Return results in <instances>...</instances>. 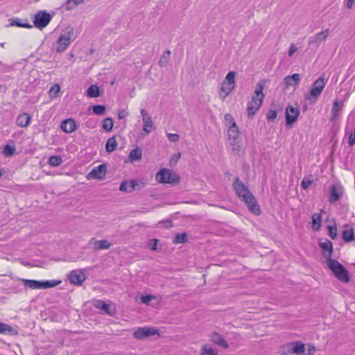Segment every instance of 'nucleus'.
<instances>
[{"label":"nucleus","mask_w":355,"mask_h":355,"mask_svg":"<svg viewBox=\"0 0 355 355\" xmlns=\"http://www.w3.org/2000/svg\"><path fill=\"white\" fill-rule=\"evenodd\" d=\"M263 83L264 82L260 81L257 84L254 94L248 103L247 113L248 117L252 116L262 105L265 96L263 94Z\"/></svg>","instance_id":"obj_1"},{"label":"nucleus","mask_w":355,"mask_h":355,"mask_svg":"<svg viewBox=\"0 0 355 355\" xmlns=\"http://www.w3.org/2000/svg\"><path fill=\"white\" fill-rule=\"evenodd\" d=\"M327 264L334 276L340 282L346 284L349 282L350 276L348 270L338 261L333 259H327Z\"/></svg>","instance_id":"obj_2"},{"label":"nucleus","mask_w":355,"mask_h":355,"mask_svg":"<svg viewBox=\"0 0 355 355\" xmlns=\"http://www.w3.org/2000/svg\"><path fill=\"white\" fill-rule=\"evenodd\" d=\"M74 40V28L72 26L67 27L61 32L57 40L55 46L56 52H64Z\"/></svg>","instance_id":"obj_3"},{"label":"nucleus","mask_w":355,"mask_h":355,"mask_svg":"<svg viewBox=\"0 0 355 355\" xmlns=\"http://www.w3.org/2000/svg\"><path fill=\"white\" fill-rule=\"evenodd\" d=\"M16 280L23 282L25 287L31 289H46L55 287L61 283L60 280L37 281L18 277H16Z\"/></svg>","instance_id":"obj_4"},{"label":"nucleus","mask_w":355,"mask_h":355,"mask_svg":"<svg viewBox=\"0 0 355 355\" xmlns=\"http://www.w3.org/2000/svg\"><path fill=\"white\" fill-rule=\"evenodd\" d=\"M326 83L327 80H325L324 74L323 73L311 84L308 93L306 94V99L309 101L313 99L317 100L321 95Z\"/></svg>","instance_id":"obj_5"},{"label":"nucleus","mask_w":355,"mask_h":355,"mask_svg":"<svg viewBox=\"0 0 355 355\" xmlns=\"http://www.w3.org/2000/svg\"><path fill=\"white\" fill-rule=\"evenodd\" d=\"M155 179L159 183H167L175 185L179 182L180 176L169 169L162 168L157 173Z\"/></svg>","instance_id":"obj_6"},{"label":"nucleus","mask_w":355,"mask_h":355,"mask_svg":"<svg viewBox=\"0 0 355 355\" xmlns=\"http://www.w3.org/2000/svg\"><path fill=\"white\" fill-rule=\"evenodd\" d=\"M242 201H243L249 211L254 214L256 216H259L261 214L260 207L258 205L255 197L253 194L250 192L246 196L243 195V198H241Z\"/></svg>","instance_id":"obj_7"},{"label":"nucleus","mask_w":355,"mask_h":355,"mask_svg":"<svg viewBox=\"0 0 355 355\" xmlns=\"http://www.w3.org/2000/svg\"><path fill=\"white\" fill-rule=\"evenodd\" d=\"M51 20V16L49 13L46 11H39L35 15L33 23L37 28L42 29L46 27Z\"/></svg>","instance_id":"obj_8"},{"label":"nucleus","mask_w":355,"mask_h":355,"mask_svg":"<svg viewBox=\"0 0 355 355\" xmlns=\"http://www.w3.org/2000/svg\"><path fill=\"white\" fill-rule=\"evenodd\" d=\"M344 189L340 183L334 184L330 189V193L329 196V202L334 203L339 200L343 195Z\"/></svg>","instance_id":"obj_9"},{"label":"nucleus","mask_w":355,"mask_h":355,"mask_svg":"<svg viewBox=\"0 0 355 355\" xmlns=\"http://www.w3.org/2000/svg\"><path fill=\"white\" fill-rule=\"evenodd\" d=\"M68 278L71 284L76 286H81L86 279L83 270L80 269L71 270Z\"/></svg>","instance_id":"obj_10"},{"label":"nucleus","mask_w":355,"mask_h":355,"mask_svg":"<svg viewBox=\"0 0 355 355\" xmlns=\"http://www.w3.org/2000/svg\"><path fill=\"white\" fill-rule=\"evenodd\" d=\"M107 167L105 164H102L92 169V171L87 175V179H99L102 180L106 173Z\"/></svg>","instance_id":"obj_11"},{"label":"nucleus","mask_w":355,"mask_h":355,"mask_svg":"<svg viewBox=\"0 0 355 355\" xmlns=\"http://www.w3.org/2000/svg\"><path fill=\"white\" fill-rule=\"evenodd\" d=\"M159 334L158 330L154 327H139L136 329L133 334L134 337L137 339H143L150 336Z\"/></svg>","instance_id":"obj_12"},{"label":"nucleus","mask_w":355,"mask_h":355,"mask_svg":"<svg viewBox=\"0 0 355 355\" xmlns=\"http://www.w3.org/2000/svg\"><path fill=\"white\" fill-rule=\"evenodd\" d=\"M137 180H131L130 182L123 181L121 183L119 190L123 192H132L135 190H140L143 188Z\"/></svg>","instance_id":"obj_13"},{"label":"nucleus","mask_w":355,"mask_h":355,"mask_svg":"<svg viewBox=\"0 0 355 355\" xmlns=\"http://www.w3.org/2000/svg\"><path fill=\"white\" fill-rule=\"evenodd\" d=\"M233 189L239 198H243V195L246 196L250 191L244 183L236 177L233 182Z\"/></svg>","instance_id":"obj_14"},{"label":"nucleus","mask_w":355,"mask_h":355,"mask_svg":"<svg viewBox=\"0 0 355 355\" xmlns=\"http://www.w3.org/2000/svg\"><path fill=\"white\" fill-rule=\"evenodd\" d=\"M300 114V111L297 107L293 105L287 106L286 109V125H291L295 123Z\"/></svg>","instance_id":"obj_15"},{"label":"nucleus","mask_w":355,"mask_h":355,"mask_svg":"<svg viewBox=\"0 0 355 355\" xmlns=\"http://www.w3.org/2000/svg\"><path fill=\"white\" fill-rule=\"evenodd\" d=\"M329 34V29H325L324 31H320L317 33L315 36L312 38L311 37L309 40V45L311 46L312 44L318 45L322 41H324Z\"/></svg>","instance_id":"obj_16"},{"label":"nucleus","mask_w":355,"mask_h":355,"mask_svg":"<svg viewBox=\"0 0 355 355\" xmlns=\"http://www.w3.org/2000/svg\"><path fill=\"white\" fill-rule=\"evenodd\" d=\"M76 128V121L72 119H68L63 121L60 125V128L66 133H71L74 132Z\"/></svg>","instance_id":"obj_17"},{"label":"nucleus","mask_w":355,"mask_h":355,"mask_svg":"<svg viewBox=\"0 0 355 355\" xmlns=\"http://www.w3.org/2000/svg\"><path fill=\"white\" fill-rule=\"evenodd\" d=\"M319 246L324 251V256L327 259H331L333 253L332 243L325 239L324 241L319 243Z\"/></svg>","instance_id":"obj_18"},{"label":"nucleus","mask_w":355,"mask_h":355,"mask_svg":"<svg viewBox=\"0 0 355 355\" xmlns=\"http://www.w3.org/2000/svg\"><path fill=\"white\" fill-rule=\"evenodd\" d=\"M31 121V116L29 114L22 113L17 116L15 123L19 127L26 128L29 125Z\"/></svg>","instance_id":"obj_19"},{"label":"nucleus","mask_w":355,"mask_h":355,"mask_svg":"<svg viewBox=\"0 0 355 355\" xmlns=\"http://www.w3.org/2000/svg\"><path fill=\"white\" fill-rule=\"evenodd\" d=\"M343 107V103L340 100L336 99L334 101L331 110V121H334L338 115L340 111L342 110Z\"/></svg>","instance_id":"obj_20"},{"label":"nucleus","mask_w":355,"mask_h":355,"mask_svg":"<svg viewBox=\"0 0 355 355\" xmlns=\"http://www.w3.org/2000/svg\"><path fill=\"white\" fill-rule=\"evenodd\" d=\"M0 334L15 336L17 334V331L8 324L0 322Z\"/></svg>","instance_id":"obj_21"},{"label":"nucleus","mask_w":355,"mask_h":355,"mask_svg":"<svg viewBox=\"0 0 355 355\" xmlns=\"http://www.w3.org/2000/svg\"><path fill=\"white\" fill-rule=\"evenodd\" d=\"M300 80V76L299 73H293L291 76H288L284 78V82L286 87L296 86Z\"/></svg>","instance_id":"obj_22"},{"label":"nucleus","mask_w":355,"mask_h":355,"mask_svg":"<svg viewBox=\"0 0 355 355\" xmlns=\"http://www.w3.org/2000/svg\"><path fill=\"white\" fill-rule=\"evenodd\" d=\"M211 340L214 343L227 349L229 347L228 343L225 340V339L219 334L214 333L211 336Z\"/></svg>","instance_id":"obj_23"},{"label":"nucleus","mask_w":355,"mask_h":355,"mask_svg":"<svg viewBox=\"0 0 355 355\" xmlns=\"http://www.w3.org/2000/svg\"><path fill=\"white\" fill-rule=\"evenodd\" d=\"M234 85H227L226 83H223L220 89L219 96L223 100L234 89Z\"/></svg>","instance_id":"obj_24"},{"label":"nucleus","mask_w":355,"mask_h":355,"mask_svg":"<svg viewBox=\"0 0 355 355\" xmlns=\"http://www.w3.org/2000/svg\"><path fill=\"white\" fill-rule=\"evenodd\" d=\"M94 306H95V307L96 309L103 311V312H105L107 315H112V313L111 312L110 305L107 304V303H105L103 300H97L95 302Z\"/></svg>","instance_id":"obj_25"},{"label":"nucleus","mask_w":355,"mask_h":355,"mask_svg":"<svg viewBox=\"0 0 355 355\" xmlns=\"http://www.w3.org/2000/svg\"><path fill=\"white\" fill-rule=\"evenodd\" d=\"M239 135V130L236 124L230 125L227 131V136L230 140L235 141Z\"/></svg>","instance_id":"obj_26"},{"label":"nucleus","mask_w":355,"mask_h":355,"mask_svg":"<svg viewBox=\"0 0 355 355\" xmlns=\"http://www.w3.org/2000/svg\"><path fill=\"white\" fill-rule=\"evenodd\" d=\"M343 239L346 242L355 240L354 232L352 228H346L343 232Z\"/></svg>","instance_id":"obj_27"},{"label":"nucleus","mask_w":355,"mask_h":355,"mask_svg":"<svg viewBox=\"0 0 355 355\" xmlns=\"http://www.w3.org/2000/svg\"><path fill=\"white\" fill-rule=\"evenodd\" d=\"M321 216L318 213H315L312 216V228L313 230L318 231L321 226Z\"/></svg>","instance_id":"obj_28"},{"label":"nucleus","mask_w":355,"mask_h":355,"mask_svg":"<svg viewBox=\"0 0 355 355\" xmlns=\"http://www.w3.org/2000/svg\"><path fill=\"white\" fill-rule=\"evenodd\" d=\"M117 142L116 141L115 137H112L109 138L105 144L106 151L108 153H112L116 149Z\"/></svg>","instance_id":"obj_29"},{"label":"nucleus","mask_w":355,"mask_h":355,"mask_svg":"<svg viewBox=\"0 0 355 355\" xmlns=\"http://www.w3.org/2000/svg\"><path fill=\"white\" fill-rule=\"evenodd\" d=\"M171 57V51L169 50L165 51L162 55L158 61V64L161 67H164L167 65Z\"/></svg>","instance_id":"obj_30"},{"label":"nucleus","mask_w":355,"mask_h":355,"mask_svg":"<svg viewBox=\"0 0 355 355\" xmlns=\"http://www.w3.org/2000/svg\"><path fill=\"white\" fill-rule=\"evenodd\" d=\"M112 244L107 240L96 241L94 243V248L96 250H107L110 248Z\"/></svg>","instance_id":"obj_31"},{"label":"nucleus","mask_w":355,"mask_h":355,"mask_svg":"<svg viewBox=\"0 0 355 355\" xmlns=\"http://www.w3.org/2000/svg\"><path fill=\"white\" fill-rule=\"evenodd\" d=\"M292 345V352L300 354L304 352V345L300 342H295L291 344Z\"/></svg>","instance_id":"obj_32"},{"label":"nucleus","mask_w":355,"mask_h":355,"mask_svg":"<svg viewBox=\"0 0 355 355\" xmlns=\"http://www.w3.org/2000/svg\"><path fill=\"white\" fill-rule=\"evenodd\" d=\"M87 95L90 98L100 96L99 88L95 85H92L87 90Z\"/></svg>","instance_id":"obj_33"},{"label":"nucleus","mask_w":355,"mask_h":355,"mask_svg":"<svg viewBox=\"0 0 355 355\" xmlns=\"http://www.w3.org/2000/svg\"><path fill=\"white\" fill-rule=\"evenodd\" d=\"M142 157L141 150L139 148H136L132 150L129 155V158L131 161L140 160Z\"/></svg>","instance_id":"obj_34"},{"label":"nucleus","mask_w":355,"mask_h":355,"mask_svg":"<svg viewBox=\"0 0 355 355\" xmlns=\"http://www.w3.org/2000/svg\"><path fill=\"white\" fill-rule=\"evenodd\" d=\"M62 163V159L60 156L53 155L49 159V164L53 167L60 166Z\"/></svg>","instance_id":"obj_35"},{"label":"nucleus","mask_w":355,"mask_h":355,"mask_svg":"<svg viewBox=\"0 0 355 355\" xmlns=\"http://www.w3.org/2000/svg\"><path fill=\"white\" fill-rule=\"evenodd\" d=\"M201 355H218V351L211 347L205 345L202 347Z\"/></svg>","instance_id":"obj_36"},{"label":"nucleus","mask_w":355,"mask_h":355,"mask_svg":"<svg viewBox=\"0 0 355 355\" xmlns=\"http://www.w3.org/2000/svg\"><path fill=\"white\" fill-rule=\"evenodd\" d=\"M143 123H144L143 130L146 134L150 133L152 131L153 126L151 117L148 118V119H144L143 121Z\"/></svg>","instance_id":"obj_37"},{"label":"nucleus","mask_w":355,"mask_h":355,"mask_svg":"<svg viewBox=\"0 0 355 355\" xmlns=\"http://www.w3.org/2000/svg\"><path fill=\"white\" fill-rule=\"evenodd\" d=\"M188 236L187 234L184 232L181 234H178L175 235L173 242L175 243H185L187 242Z\"/></svg>","instance_id":"obj_38"},{"label":"nucleus","mask_w":355,"mask_h":355,"mask_svg":"<svg viewBox=\"0 0 355 355\" xmlns=\"http://www.w3.org/2000/svg\"><path fill=\"white\" fill-rule=\"evenodd\" d=\"M16 151V147L13 145L7 144L4 146L3 153L6 157L12 156Z\"/></svg>","instance_id":"obj_39"},{"label":"nucleus","mask_w":355,"mask_h":355,"mask_svg":"<svg viewBox=\"0 0 355 355\" xmlns=\"http://www.w3.org/2000/svg\"><path fill=\"white\" fill-rule=\"evenodd\" d=\"M235 75L236 73L234 71H230L226 75L223 82L227 83V85L235 86Z\"/></svg>","instance_id":"obj_40"},{"label":"nucleus","mask_w":355,"mask_h":355,"mask_svg":"<svg viewBox=\"0 0 355 355\" xmlns=\"http://www.w3.org/2000/svg\"><path fill=\"white\" fill-rule=\"evenodd\" d=\"M313 180L312 178V175H310L309 177H305L302 179L301 182V187L306 190L310 187L311 184L313 183Z\"/></svg>","instance_id":"obj_41"},{"label":"nucleus","mask_w":355,"mask_h":355,"mask_svg":"<svg viewBox=\"0 0 355 355\" xmlns=\"http://www.w3.org/2000/svg\"><path fill=\"white\" fill-rule=\"evenodd\" d=\"M102 127L107 130L110 132L113 128V122L111 118H106L102 122Z\"/></svg>","instance_id":"obj_42"},{"label":"nucleus","mask_w":355,"mask_h":355,"mask_svg":"<svg viewBox=\"0 0 355 355\" xmlns=\"http://www.w3.org/2000/svg\"><path fill=\"white\" fill-rule=\"evenodd\" d=\"M92 110L95 114L103 115L105 112V107L101 105H94Z\"/></svg>","instance_id":"obj_43"},{"label":"nucleus","mask_w":355,"mask_h":355,"mask_svg":"<svg viewBox=\"0 0 355 355\" xmlns=\"http://www.w3.org/2000/svg\"><path fill=\"white\" fill-rule=\"evenodd\" d=\"M224 119L226 125L230 127V125H232L233 124H236L235 120L233 116L230 114H225L224 116Z\"/></svg>","instance_id":"obj_44"},{"label":"nucleus","mask_w":355,"mask_h":355,"mask_svg":"<svg viewBox=\"0 0 355 355\" xmlns=\"http://www.w3.org/2000/svg\"><path fill=\"white\" fill-rule=\"evenodd\" d=\"M329 235L332 239H335L337 236V229L336 226L329 225L327 227Z\"/></svg>","instance_id":"obj_45"},{"label":"nucleus","mask_w":355,"mask_h":355,"mask_svg":"<svg viewBox=\"0 0 355 355\" xmlns=\"http://www.w3.org/2000/svg\"><path fill=\"white\" fill-rule=\"evenodd\" d=\"M277 116V112L276 110H270L267 114V119L270 121H273Z\"/></svg>","instance_id":"obj_46"},{"label":"nucleus","mask_w":355,"mask_h":355,"mask_svg":"<svg viewBox=\"0 0 355 355\" xmlns=\"http://www.w3.org/2000/svg\"><path fill=\"white\" fill-rule=\"evenodd\" d=\"M7 289L8 291V293H17L21 291V289L19 288V285L12 286V284H11V283Z\"/></svg>","instance_id":"obj_47"},{"label":"nucleus","mask_w":355,"mask_h":355,"mask_svg":"<svg viewBox=\"0 0 355 355\" xmlns=\"http://www.w3.org/2000/svg\"><path fill=\"white\" fill-rule=\"evenodd\" d=\"M11 25L12 26H17L18 27H24V28H31L32 26L29 24L28 23H21L19 21H15L14 22L11 23Z\"/></svg>","instance_id":"obj_48"},{"label":"nucleus","mask_w":355,"mask_h":355,"mask_svg":"<svg viewBox=\"0 0 355 355\" xmlns=\"http://www.w3.org/2000/svg\"><path fill=\"white\" fill-rule=\"evenodd\" d=\"M168 139L171 142H177L179 140L180 136L178 134H167Z\"/></svg>","instance_id":"obj_49"},{"label":"nucleus","mask_w":355,"mask_h":355,"mask_svg":"<svg viewBox=\"0 0 355 355\" xmlns=\"http://www.w3.org/2000/svg\"><path fill=\"white\" fill-rule=\"evenodd\" d=\"M155 297L150 295H143L141 298V302L144 304L149 303Z\"/></svg>","instance_id":"obj_50"},{"label":"nucleus","mask_w":355,"mask_h":355,"mask_svg":"<svg viewBox=\"0 0 355 355\" xmlns=\"http://www.w3.org/2000/svg\"><path fill=\"white\" fill-rule=\"evenodd\" d=\"M348 144L349 146H353L355 144V129L349 136Z\"/></svg>","instance_id":"obj_51"},{"label":"nucleus","mask_w":355,"mask_h":355,"mask_svg":"<svg viewBox=\"0 0 355 355\" xmlns=\"http://www.w3.org/2000/svg\"><path fill=\"white\" fill-rule=\"evenodd\" d=\"M60 91V86L55 85V87H51L49 92L51 96H55L57 95V93Z\"/></svg>","instance_id":"obj_52"},{"label":"nucleus","mask_w":355,"mask_h":355,"mask_svg":"<svg viewBox=\"0 0 355 355\" xmlns=\"http://www.w3.org/2000/svg\"><path fill=\"white\" fill-rule=\"evenodd\" d=\"M297 49L295 46V45L292 44L290 46V48H289V50H288V56L291 57L297 51Z\"/></svg>","instance_id":"obj_53"},{"label":"nucleus","mask_w":355,"mask_h":355,"mask_svg":"<svg viewBox=\"0 0 355 355\" xmlns=\"http://www.w3.org/2000/svg\"><path fill=\"white\" fill-rule=\"evenodd\" d=\"M14 280H16V278L12 276H10V279H1L0 283L1 284H6V285L9 286L10 284V282L14 281Z\"/></svg>","instance_id":"obj_54"},{"label":"nucleus","mask_w":355,"mask_h":355,"mask_svg":"<svg viewBox=\"0 0 355 355\" xmlns=\"http://www.w3.org/2000/svg\"><path fill=\"white\" fill-rule=\"evenodd\" d=\"M83 2V0H68V4L73 3V6L75 8L81 4Z\"/></svg>","instance_id":"obj_55"},{"label":"nucleus","mask_w":355,"mask_h":355,"mask_svg":"<svg viewBox=\"0 0 355 355\" xmlns=\"http://www.w3.org/2000/svg\"><path fill=\"white\" fill-rule=\"evenodd\" d=\"M141 114L142 116V121H144V119H148V118H150V116H149L148 115V112L145 109H141Z\"/></svg>","instance_id":"obj_56"},{"label":"nucleus","mask_w":355,"mask_h":355,"mask_svg":"<svg viewBox=\"0 0 355 355\" xmlns=\"http://www.w3.org/2000/svg\"><path fill=\"white\" fill-rule=\"evenodd\" d=\"M128 116V112L125 110H121L119 111L118 114V117L120 119H125Z\"/></svg>","instance_id":"obj_57"},{"label":"nucleus","mask_w":355,"mask_h":355,"mask_svg":"<svg viewBox=\"0 0 355 355\" xmlns=\"http://www.w3.org/2000/svg\"><path fill=\"white\" fill-rule=\"evenodd\" d=\"M354 3V0H346L345 1L346 6L349 9L352 8Z\"/></svg>","instance_id":"obj_58"},{"label":"nucleus","mask_w":355,"mask_h":355,"mask_svg":"<svg viewBox=\"0 0 355 355\" xmlns=\"http://www.w3.org/2000/svg\"><path fill=\"white\" fill-rule=\"evenodd\" d=\"M65 8L67 10H71L75 8V7L73 6V3L68 4V0L65 3Z\"/></svg>","instance_id":"obj_59"},{"label":"nucleus","mask_w":355,"mask_h":355,"mask_svg":"<svg viewBox=\"0 0 355 355\" xmlns=\"http://www.w3.org/2000/svg\"><path fill=\"white\" fill-rule=\"evenodd\" d=\"M153 243L152 244L150 248L153 250H155L157 249V239H153Z\"/></svg>","instance_id":"obj_60"},{"label":"nucleus","mask_w":355,"mask_h":355,"mask_svg":"<svg viewBox=\"0 0 355 355\" xmlns=\"http://www.w3.org/2000/svg\"><path fill=\"white\" fill-rule=\"evenodd\" d=\"M309 354H311L313 352L315 351V347L314 346H309Z\"/></svg>","instance_id":"obj_61"}]
</instances>
